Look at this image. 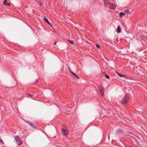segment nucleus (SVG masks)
<instances>
[{
  "instance_id": "obj_18",
  "label": "nucleus",
  "mask_w": 147,
  "mask_h": 147,
  "mask_svg": "<svg viewBox=\"0 0 147 147\" xmlns=\"http://www.w3.org/2000/svg\"><path fill=\"white\" fill-rule=\"evenodd\" d=\"M96 46L98 48H100V46L98 44H97L96 45Z\"/></svg>"
},
{
  "instance_id": "obj_7",
  "label": "nucleus",
  "mask_w": 147,
  "mask_h": 147,
  "mask_svg": "<svg viewBox=\"0 0 147 147\" xmlns=\"http://www.w3.org/2000/svg\"><path fill=\"white\" fill-rule=\"evenodd\" d=\"M3 4L5 5L9 6L10 4L7 3V0H4L3 2Z\"/></svg>"
},
{
  "instance_id": "obj_8",
  "label": "nucleus",
  "mask_w": 147,
  "mask_h": 147,
  "mask_svg": "<svg viewBox=\"0 0 147 147\" xmlns=\"http://www.w3.org/2000/svg\"><path fill=\"white\" fill-rule=\"evenodd\" d=\"M116 31L118 33L120 32L121 31V28L119 26H118L117 27V29L116 30Z\"/></svg>"
},
{
  "instance_id": "obj_19",
  "label": "nucleus",
  "mask_w": 147,
  "mask_h": 147,
  "mask_svg": "<svg viewBox=\"0 0 147 147\" xmlns=\"http://www.w3.org/2000/svg\"><path fill=\"white\" fill-rule=\"evenodd\" d=\"M71 73L73 74L74 75V76L75 75V74H75L74 72L73 71L71 72Z\"/></svg>"
},
{
  "instance_id": "obj_15",
  "label": "nucleus",
  "mask_w": 147,
  "mask_h": 147,
  "mask_svg": "<svg viewBox=\"0 0 147 147\" xmlns=\"http://www.w3.org/2000/svg\"><path fill=\"white\" fill-rule=\"evenodd\" d=\"M125 11V12L127 13H129V10L128 9H126Z\"/></svg>"
},
{
  "instance_id": "obj_17",
  "label": "nucleus",
  "mask_w": 147,
  "mask_h": 147,
  "mask_svg": "<svg viewBox=\"0 0 147 147\" xmlns=\"http://www.w3.org/2000/svg\"><path fill=\"white\" fill-rule=\"evenodd\" d=\"M24 121L26 122L27 123H28L29 124L30 123V122L26 121V120H24Z\"/></svg>"
},
{
  "instance_id": "obj_3",
  "label": "nucleus",
  "mask_w": 147,
  "mask_h": 147,
  "mask_svg": "<svg viewBox=\"0 0 147 147\" xmlns=\"http://www.w3.org/2000/svg\"><path fill=\"white\" fill-rule=\"evenodd\" d=\"M99 88L100 90V94L102 96H103L104 94L103 87L102 86V87H99Z\"/></svg>"
},
{
  "instance_id": "obj_5",
  "label": "nucleus",
  "mask_w": 147,
  "mask_h": 147,
  "mask_svg": "<svg viewBox=\"0 0 147 147\" xmlns=\"http://www.w3.org/2000/svg\"><path fill=\"white\" fill-rule=\"evenodd\" d=\"M15 140H16L17 142H19V145H20L22 144V142H21L20 139L19 138L15 137Z\"/></svg>"
},
{
  "instance_id": "obj_23",
  "label": "nucleus",
  "mask_w": 147,
  "mask_h": 147,
  "mask_svg": "<svg viewBox=\"0 0 147 147\" xmlns=\"http://www.w3.org/2000/svg\"><path fill=\"white\" fill-rule=\"evenodd\" d=\"M57 42H55L54 43V45H55L56 44Z\"/></svg>"
},
{
  "instance_id": "obj_24",
  "label": "nucleus",
  "mask_w": 147,
  "mask_h": 147,
  "mask_svg": "<svg viewBox=\"0 0 147 147\" xmlns=\"http://www.w3.org/2000/svg\"><path fill=\"white\" fill-rule=\"evenodd\" d=\"M102 73H103V74H104L105 75V74H106L105 73V72H102Z\"/></svg>"
},
{
  "instance_id": "obj_9",
  "label": "nucleus",
  "mask_w": 147,
  "mask_h": 147,
  "mask_svg": "<svg viewBox=\"0 0 147 147\" xmlns=\"http://www.w3.org/2000/svg\"><path fill=\"white\" fill-rule=\"evenodd\" d=\"M33 128H36V126L34 124L30 123L29 124Z\"/></svg>"
},
{
  "instance_id": "obj_10",
  "label": "nucleus",
  "mask_w": 147,
  "mask_h": 147,
  "mask_svg": "<svg viewBox=\"0 0 147 147\" xmlns=\"http://www.w3.org/2000/svg\"><path fill=\"white\" fill-rule=\"evenodd\" d=\"M125 15V14L123 12H121L119 13V16L121 17L123 16L124 15Z\"/></svg>"
},
{
  "instance_id": "obj_21",
  "label": "nucleus",
  "mask_w": 147,
  "mask_h": 147,
  "mask_svg": "<svg viewBox=\"0 0 147 147\" xmlns=\"http://www.w3.org/2000/svg\"><path fill=\"white\" fill-rule=\"evenodd\" d=\"M48 24H49L50 26H51V24L50 23V22H49L48 23Z\"/></svg>"
},
{
  "instance_id": "obj_1",
  "label": "nucleus",
  "mask_w": 147,
  "mask_h": 147,
  "mask_svg": "<svg viewBox=\"0 0 147 147\" xmlns=\"http://www.w3.org/2000/svg\"><path fill=\"white\" fill-rule=\"evenodd\" d=\"M129 99V97L125 95L121 101V103L123 105H126L127 104Z\"/></svg>"
},
{
  "instance_id": "obj_2",
  "label": "nucleus",
  "mask_w": 147,
  "mask_h": 147,
  "mask_svg": "<svg viewBox=\"0 0 147 147\" xmlns=\"http://www.w3.org/2000/svg\"><path fill=\"white\" fill-rule=\"evenodd\" d=\"M104 2L105 5H109V7L110 9L114 10L115 9L116 5H115L113 3H106V0H104Z\"/></svg>"
},
{
  "instance_id": "obj_13",
  "label": "nucleus",
  "mask_w": 147,
  "mask_h": 147,
  "mask_svg": "<svg viewBox=\"0 0 147 147\" xmlns=\"http://www.w3.org/2000/svg\"><path fill=\"white\" fill-rule=\"evenodd\" d=\"M44 20L47 23L49 22L48 19L45 18H44Z\"/></svg>"
},
{
  "instance_id": "obj_25",
  "label": "nucleus",
  "mask_w": 147,
  "mask_h": 147,
  "mask_svg": "<svg viewBox=\"0 0 147 147\" xmlns=\"http://www.w3.org/2000/svg\"><path fill=\"white\" fill-rule=\"evenodd\" d=\"M29 95L30 96H32L31 95H30V94H29Z\"/></svg>"
},
{
  "instance_id": "obj_12",
  "label": "nucleus",
  "mask_w": 147,
  "mask_h": 147,
  "mask_svg": "<svg viewBox=\"0 0 147 147\" xmlns=\"http://www.w3.org/2000/svg\"><path fill=\"white\" fill-rule=\"evenodd\" d=\"M67 40L71 44H73L74 43V42L73 40Z\"/></svg>"
},
{
  "instance_id": "obj_14",
  "label": "nucleus",
  "mask_w": 147,
  "mask_h": 147,
  "mask_svg": "<svg viewBox=\"0 0 147 147\" xmlns=\"http://www.w3.org/2000/svg\"><path fill=\"white\" fill-rule=\"evenodd\" d=\"M105 77L106 78H107V79H109V76H108V75H107L106 74H105Z\"/></svg>"
},
{
  "instance_id": "obj_11",
  "label": "nucleus",
  "mask_w": 147,
  "mask_h": 147,
  "mask_svg": "<svg viewBox=\"0 0 147 147\" xmlns=\"http://www.w3.org/2000/svg\"><path fill=\"white\" fill-rule=\"evenodd\" d=\"M142 39L144 40H147L146 37L145 36H144L143 37H142Z\"/></svg>"
},
{
  "instance_id": "obj_4",
  "label": "nucleus",
  "mask_w": 147,
  "mask_h": 147,
  "mask_svg": "<svg viewBox=\"0 0 147 147\" xmlns=\"http://www.w3.org/2000/svg\"><path fill=\"white\" fill-rule=\"evenodd\" d=\"M62 131L64 136H67L69 134L68 131L64 129H63Z\"/></svg>"
},
{
  "instance_id": "obj_22",
  "label": "nucleus",
  "mask_w": 147,
  "mask_h": 147,
  "mask_svg": "<svg viewBox=\"0 0 147 147\" xmlns=\"http://www.w3.org/2000/svg\"><path fill=\"white\" fill-rule=\"evenodd\" d=\"M69 71L71 73V72H72V71H71V70L69 69Z\"/></svg>"
},
{
  "instance_id": "obj_16",
  "label": "nucleus",
  "mask_w": 147,
  "mask_h": 147,
  "mask_svg": "<svg viewBox=\"0 0 147 147\" xmlns=\"http://www.w3.org/2000/svg\"><path fill=\"white\" fill-rule=\"evenodd\" d=\"M74 76L75 77L78 78H79V77L76 74H75Z\"/></svg>"
},
{
  "instance_id": "obj_26",
  "label": "nucleus",
  "mask_w": 147,
  "mask_h": 147,
  "mask_svg": "<svg viewBox=\"0 0 147 147\" xmlns=\"http://www.w3.org/2000/svg\"><path fill=\"white\" fill-rule=\"evenodd\" d=\"M109 138V136H108V138Z\"/></svg>"
},
{
  "instance_id": "obj_20",
  "label": "nucleus",
  "mask_w": 147,
  "mask_h": 147,
  "mask_svg": "<svg viewBox=\"0 0 147 147\" xmlns=\"http://www.w3.org/2000/svg\"><path fill=\"white\" fill-rule=\"evenodd\" d=\"M0 141H1V142L3 144H4V142H3V140H1V139H0Z\"/></svg>"
},
{
  "instance_id": "obj_6",
  "label": "nucleus",
  "mask_w": 147,
  "mask_h": 147,
  "mask_svg": "<svg viewBox=\"0 0 147 147\" xmlns=\"http://www.w3.org/2000/svg\"><path fill=\"white\" fill-rule=\"evenodd\" d=\"M117 75L121 77L123 79H127V77L124 75H121L120 74L117 73Z\"/></svg>"
}]
</instances>
